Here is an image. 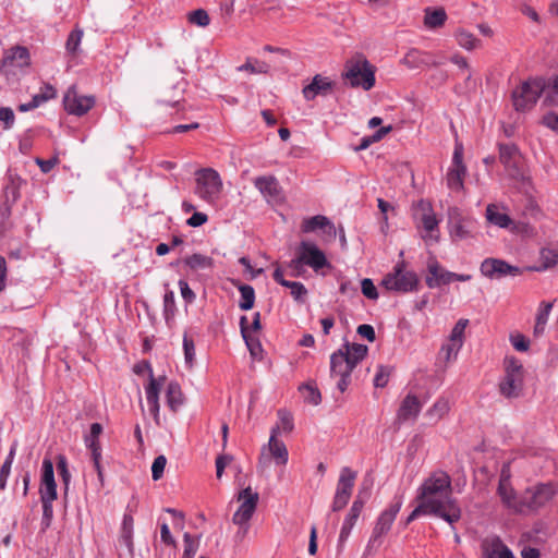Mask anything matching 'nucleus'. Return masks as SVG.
Returning <instances> with one entry per match:
<instances>
[{"label": "nucleus", "mask_w": 558, "mask_h": 558, "mask_svg": "<svg viewBox=\"0 0 558 558\" xmlns=\"http://www.w3.org/2000/svg\"><path fill=\"white\" fill-rule=\"evenodd\" d=\"M402 504V496H396L389 507L379 514L367 544L368 548L380 546L381 537L390 531Z\"/></svg>", "instance_id": "6e6552de"}, {"label": "nucleus", "mask_w": 558, "mask_h": 558, "mask_svg": "<svg viewBox=\"0 0 558 558\" xmlns=\"http://www.w3.org/2000/svg\"><path fill=\"white\" fill-rule=\"evenodd\" d=\"M461 348V343H456L449 340L448 343L441 347L440 354H444V359L446 362H450L457 359V355Z\"/></svg>", "instance_id": "5fc2aeb1"}, {"label": "nucleus", "mask_w": 558, "mask_h": 558, "mask_svg": "<svg viewBox=\"0 0 558 558\" xmlns=\"http://www.w3.org/2000/svg\"><path fill=\"white\" fill-rule=\"evenodd\" d=\"M286 288L290 289V293L293 299L298 302H304L307 295V289L302 282L299 281H290L286 284Z\"/></svg>", "instance_id": "603ef678"}, {"label": "nucleus", "mask_w": 558, "mask_h": 558, "mask_svg": "<svg viewBox=\"0 0 558 558\" xmlns=\"http://www.w3.org/2000/svg\"><path fill=\"white\" fill-rule=\"evenodd\" d=\"M454 37L458 45L466 50H474L482 46V41L465 29H458Z\"/></svg>", "instance_id": "c9c22d12"}, {"label": "nucleus", "mask_w": 558, "mask_h": 558, "mask_svg": "<svg viewBox=\"0 0 558 558\" xmlns=\"http://www.w3.org/2000/svg\"><path fill=\"white\" fill-rule=\"evenodd\" d=\"M404 262L396 264L392 272L387 274L383 280L381 286L389 291L397 292H411L416 290L418 286V278L414 271H405Z\"/></svg>", "instance_id": "0eeeda50"}, {"label": "nucleus", "mask_w": 558, "mask_h": 558, "mask_svg": "<svg viewBox=\"0 0 558 558\" xmlns=\"http://www.w3.org/2000/svg\"><path fill=\"white\" fill-rule=\"evenodd\" d=\"M499 160L513 179H523V159L514 144H499Z\"/></svg>", "instance_id": "ddd939ff"}, {"label": "nucleus", "mask_w": 558, "mask_h": 558, "mask_svg": "<svg viewBox=\"0 0 558 558\" xmlns=\"http://www.w3.org/2000/svg\"><path fill=\"white\" fill-rule=\"evenodd\" d=\"M486 218L487 220L499 227V228H509L512 225V219L509 215L501 213L498 210L497 206L490 204L486 208Z\"/></svg>", "instance_id": "2f4dec72"}, {"label": "nucleus", "mask_w": 558, "mask_h": 558, "mask_svg": "<svg viewBox=\"0 0 558 558\" xmlns=\"http://www.w3.org/2000/svg\"><path fill=\"white\" fill-rule=\"evenodd\" d=\"M0 121L3 122V129L10 130L15 121V116L10 107L0 108Z\"/></svg>", "instance_id": "e2e57ef3"}, {"label": "nucleus", "mask_w": 558, "mask_h": 558, "mask_svg": "<svg viewBox=\"0 0 558 558\" xmlns=\"http://www.w3.org/2000/svg\"><path fill=\"white\" fill-rule=\"evenodd\" d=\"M428 275L425 278L426 286L430 289L449 284L452 281H470L472 276L469 274H456L442 268L437 260L429 262L427 265Z\"/></svg>", "instance_id": "9b49d317"}, {"label": "nucleus", "mask_w": 558, "mask_h": 558, "mask_svg": "<svg viewBox=\"0 0 558 558\" xmlns=\"http://www.w3.org/2000/svg\"><path fill=\"white\" fill-rule=\"evenodd\" d=\"M167 404L172 412H177L184 403L181 386L177 381H170L166 390Z\"/></svg>", "instance_id": "7c9ffc66"}, {"label": "nucleus", "mask_w": 558, "mask_h": 558, "mask_svg": "<svg viewBox=\"0 0 558 558\" xmlns=\"http://www.w3.org/2000/svg\"><path fill=\"white\" fill-rule=\"evenodd\" d=\"M234 286L239 289L241 293V300L239 302V307L242 311H250L253 308L255 303V290L252 286L245 283H234Z\"/></svg>", "instance_id": "473e14b6"}, {"label": "nucleus", "mask_w": 558, "mask_h": 558, "mask_svg": "<svg viewBox=\"0 0 558 558\" xmlns=\"http://www.w3.org/2000/svg\"><path fill=\"white\" fill-rule=\"evenodd\" d=\"M416 499L425 505L433 515L441 518L451 526L461 519L462 511L452 496L451 478L446 472L430 474L418 488Z\"/></svg>", "instance_id": "f257e3e1"}, {"label": "nucleus", "mask_w": 558, "mask_h": 558, "mask_svg": "<svg viewBox=\"0 0 558 558\" xmlns=\"http://www.w3.org/2000/svg\"><path fill=\"white\" fill-rule=\"evenodd\" d=\"M269 69L270 65L267 62L254 58H247L245 63L238 68V71H246L252 74H267Z\"/></svg>", "instance_id": "58836bf2"}, {"label": "nucleus", "mask_w": 558, "mask_h": 558, "mask_svg": "<svg viewBox=\"0 0 558 558\" xmlns=\"http://www.w3.org/2000/svg\"><path fill=\"white\" fill-rule=\"evenodd\" d=\"M343 78L349 81L351 87H362L369 90L375 85V68L364 57L347 61Z\"/></svg>", "instance_id": "7ed1b4c3"}, {"label": "nucleus", "mask_w": 558, "mask_h": 558, "mask_svg": "<svg viewBox=\"0 0 558 558\" xmlns=\"http://www.w3.org/2000/svg\"><path fill=\"white\" fill-rule=\"evenodd\" d=\"M189 22L201 27L209 25L210 19L204 9H197L189 14Z\"/></svg>", "instance_id": "864d4df0"}, {"label": "nucleus", "mask_w": 558, "mask_h": 558, "mask_svg": "<svg viewBox=\"0 0 558 558\" xmlns=\"http://www.w3.org/2000/svg\"><path fill=\"white\" fill-rule=\"evenodd\" d=\"M183 351L185 364L189 368H192L195 359V344L193 339L184 335L183 337Z\"/></svg>", "instance_id": "3c124183"}, {"label": "nucleus", "mask_w": 558, "mask_h": 558, "mask_svg": "<svg viewBox=\"0 0 558 558\" xmlns=\"http://www.w3.org/2000/svg\"><path fill=\"white\" fill-rule=\"evenodd\" d=\"M475 221L462 216L457 208L449 211V232L454 241L465 240L472 236Z\"/></svg>", "instance_id": "f3484780"}, {"label": "nucleus", "mask_w": 558, "mask_h": 558, "mask_svg": "<svg viewBox=\"0 0 558 558\" xmlns=\"http://www.w3.org/2000/svg\"><path fill=\"white\" fill-rule=\"evenodd\" d=\"M447 20L446 11L442 8L433 10L425 9L424 24L428 28H437L445 24Z\"/></svg>", "instance_id": "72a5a7b5"}, {"label": "nucleus", "mask_w": 558, "mask_h": 558, "mask_svg": "<svg viewBox=\"0 0 558 558\" xmlns=\"http://www.w3.org/2000/svg\"><path fill=\"white\" fill-rule=\"evenodd\" d=\"M343 353H348V357L351 360L352 363L356 366L364 357L366 356L368 352V348L365 344L360 343H344L343 344Z\"/></svg>", "instance_id": "4c0bfd02"}, {"label": "nucleus", "mask_w": 558, "mask_h": 558, "mask_svg": "<svg viewBox=\"0 0 558 558\" xmlns=\"http://www.w3.org/2000/svg\"><path fill=\"white\" fill-rule=\"evenodd\" d=\"M368 497H369V489L367 487H362L359 490V493L349 510V513L344 518V521L342 523L340 534H339V543H344L348 539V537L350 536L351 531H352L353 526L355 525Z\"/></svg>", "instance_id": "4468645a"}, {"label": "nucleus", "mask_w": 558, "mask_h": 558, "mask_svg": "<svg viewBox=\"0 0 558 558\" xmlns=\"http://www.w3.org/2000/svg\"><path fill=\"white\" fill-rule=\"evenodd\" d=\"M543 124L558 134V114L549 112L543 117Z\"/></svg>", "instance_id": "774afa93"}, {"label": "nucleus", "mask_w": 558, "mask_h": 558, "mask_svg": "<svg viewBox=\"0 0 558 558\" xmlns=\"http://www.w3.org/2000/svg\"><path fill=\"white\" fill-rule=\"evenodd\" d=\"M449 409H450L449 401L444 398H440L427 411V415L439 420V418L444 417L449 412Z\"/></svg>", "instance_id": "de8ad7c7"}, {"label": "nucleus", "mask_w": 558, "mask_h": 558, "mask_svg": "<svg viewBox=\"0 0 558 558\" xmlns=\"http://www.w3.org/2000/svg\"><path fill=\"white\" fill-rule=\"evenodd\" d=\"M64 109L70 113L82 117L95 105L94 96L80 95L75 86H71L63 97Z\"/></svg>", "instance_id": "dca6fc26"}, {"label": "nucleus", "mask_w": 558, "mask_h": 558, "mask_svg": "<svg viewBox=\"0 0 558 558\" xmlns=\"http://www.w3.org/2000/svg\"><path fill=\"white\" fill-rule=\"evenodd\" d=\"M133 526V515L131 513H124L120 529L119 544L126 548L131 557L134 556Z\"/></svg>", "instance_id": "a878e982"}, {"label": "nucleus", "mask_w": 558, "mask_h": 558, "mask_svg": "<svg viewBox=\"0 0 558 558\" xmlns=\"http://www.w3.org/2000/svg\"><path fill=\"white\" fill-rule=\"evenodd\" d=\"M356 366L348 357V353H343L342 349L330 355V377H339L337 388L340 392H344L351 383V374Z\"/></svg>", "instance_id": "1a4fd4ad"}, {"label": "nucleus", "mask_w": 558, "mask_h": 558, "mask_svg": "<svg viewBox=\"0 0 558 558\" xmlns=\"http://www.w3.org/2000/svg\"><path fill=\"white\" fill-rule=\"evenodd\" d=\"M466 174V167H451L447 173V184L449 189L459 191L463 187V179Z\"/></svg>", "instance_id": "f704fd0d"}, {"label": "nucleus", "mask_w": 558, "mask_h": 558, "mask_svg": "<svg viewBox=\"0 0 558 558\" xmlns=\"http://www.w3.org/2000/svg\"><path fill=\"white\" fill-rule=\"evenodd\" d=\"M333 86L335 83L328 77L316 74L312 82L303 88L302 93L306 100H313L318 95L326 96L329 94Z\"/></svg>", "instance_id": "5701e85b"}, {"label": "nucleus", "mask_w": 558, "mask_h": 558, "mask_svg": "<svg viewBox=\"0 0 558 558\" xmlns=\"http://www.w3.org/2000/svg\"><path fill=\"white\" fill-rule=\"evenodd\" d=\"M545 89L544 78H533L523 82L512 92V102L517 111L531 109Z\"/></svg>", "instance_id": "20e7f679"}, {"label": "nucleus", "mask_w": 558, "mask_h": 558, "mask_svg": "<svg viewBox=\"0 0 558 558\" xmlns=\"http://www.w3.org/2000/svg\"><path fill=\"white\" fill-rule=\"evenodd\" d=\"M258 498V494L254 493L251 487L244 488L239 494L238 499L242 500V504L234 512L232 522L243 529V535L248 530V521L256 510Z\"/></svg>", "instance_id": "9d476101"}, {"label": "nucleus", "mask_w": 558, "mask_h": 558, "mask_svg": "<svg viewBox=\"0 0 558 558\" xmlns=\"http://www.w3.org/2000/svg\"><path fill=\"white\" fill-rule=\"evenodd\" d=\"M83 38V31L78 27L74 28L68 36L65 49L70 54H75L80 48Z\"/></svg>", "instance_id": "37998d69"}, {"label": "nucleus", "mask_w": 558, "mask_h": 558, "mask_svg": "<svg viewBox=\"0 0 558 558\" xmlns=\"http://www.w3.org/2000/svg\"><path fill=\"white\" fill-rule=\"evenodd\" d=\"M177 306L174 300V292L172 290L167 289L163 295V317L167 323L172 319L175 315Z\"/></svg>", "instance_id": "79ce46f5"}, {"label": "nucleus", "mask_w": 558, "mask_h": 558, "mask_svg": "<svg viewBox=\"0 0 558 558\" xmlns=\"http://www.w3.org/2000/svg\"><path fill=\"white\" fill-rule=\"evenodd\" d=\"M253 183L268 203L282 198V189L275 175L256 177Z\"/></svg>", "instance_id": "6ab92c4d"}, {"label": "nucleus", "mask_w": 558, "mask_h": 558, "mask_svg": "<svg viewBox=\"0 0 558 558\" xmlns=\"http://www.w3.org/2000/svg\"><path fill=\"white\" fill-rule=\"evenodd\" d=\"M303 233H312L316 230H323L329 239H335L337 235V229L329 218L323 215H316L303 220L301 225Z\"/></svg>", "instance_id": "4be33fe9"}, {"label": "nucleus", "mask_w": 558, "mask_h": 558, "mask_svg": "<svg viewBox=\"0 0 558 558\" xmlns=\"http://www.w3.org/2000/svg\"><path fill=\"white\" fill-rule=\"evenodd\" d=\"M195 194L208 202H215L222 190V181L219 173L213 168H203L196 171Z\"/></svg>", "instance_id": "423d86ee"}, {"label": "nucleus", "mask_w": 558, "mask_h": 558, "mask_svg": "<svg viewBox=\"0 0 558 558\" xmlns=\"http://www.w3.org/2000/svg\"><path fill=\"white\" fill-rule=\"evenodd\" d=\"M183 263L192 270L208 269L214 265L211 257L198 253L185 257Z\"/></svg>", "instance_id": "e433bc0d"}, {"label": "nucleus", "mask_w": 558, "mask_h": 558, "mask_svg": "<svg viewBox=\"0 0 558 558\" xmlns=\"http://www.w3.org/2000/svg\"><path fill=\"white\" fill-rule=\"evenodd\" d=\"M355 478L356 472L352 471L348 466L342 468L337 483L336 494H341L351 497Z\"/></svg>", "instance_id": "cd10ccee"}, {"label": "nucleus", "mask_w": 558, "mask_h": 558, "mask_svg": "<svg viewBox=\"0 0 558 558\" xmlns=\"http://www.w3.org/2000/svg\"><path fill=\"white\" fill-rule=\"evenodd\" d=\"M542 268L547 269L558 264V251L551 248H543L541 251Z\"/></svg>", "instance_id": "8fccbe9b"}, {"label": "nucleus", "mask_w": 558, "mask_h": 558, "mask_svg": "<svg viewBox=\"0 0 558 558\" xmlns=\"http://www.w3.org/2000/svg\"><path fill=\"white\" fill-rule=\"evenodd\" d=\"M278 434L279 427H274L268 441V450L277 464L286 465L289 459V453L283 441L277 438Z\"/></svg>", "instance_id": "393cba45"}, {"label": "nucleus", "mask_w": 558, "mask_h": 558, "mask_svg": "<svg viewBox=\"0 0 558 558\" xmlns=\"http://www.w3.org/2000/svg\"><path fill=\"white\" fill-rule=\"evenodd\" d=\"M468 324H469V319H465V318L459 319L450 332L449 340L453 341L456 343H461V345H463L464 330H465Z\"/></svg>", "instance_id": "09e8293b"}, {"label": "nucleus", "mask_w": 558, "mask_h": 558, "mask_svg": "<svg viewBox=\"0 0 558 558\" xmlns=\"http://www.w3.org/2000/svg\"><path fill=\"white\" fill-rule=\"evenodd\" d=\"M183 543L184 550L182 558H194L199 546V539L194 538L190 533L186 532L183 535Z\"/></svg>", "instance_id": "a18cd8bd"}, {"label": "nucleus", "mask_w": 558, "mask_h": 558, "mask_svg": "<svg viewBox=\"0 0 558 558\" xmlns=\"http://www.w3.org/2000/svg\"><path fill=\"white\" fill-rule=\"evenodd\" d=\"M166 464L167 459L165 456L160 454L155 458L151 465V477L154 481H158L162 477Z\"/></svg>", "instance_id": "052dcab7"}, {"label": "nucleus", "mask_w": 558, "mask_h": 558, "mask_svg": "<svg viewBox=\"0 0 558 558\" xmlns=\"http://www.w3.org/2000/svg\"><path fill=\"white\" fill-rule=\"evenodd\" d=\"M40 501L43 505L41 526H43V530L45 531L51 525V522L53 519V506H52L53 501H48V500H40Z\"/></svg>", "instance_id": "13d9d810"}, {"label": "nucleus", "mask_w": 558, "mask_h": 558, "mask_svg": "<svg viewBox=\"0 0 558 558\" xmlns=\"http://www.w3.org/2000/svg\"><path fill=\"white\" fill-rule=\"evenodd\" d=\"M278 417L279 425H277L276 427H279V433H291L294 428L292 414L284 409H280L278 411Z\"/></svg>", "instance_id": "49530a36"}, {"label": "nucleus", "mask_w": 558, "mask_h": 558, "mask_svg": "<svg viewBox=\"0 0 558 558\" xmlns=\"http://www.w3.org/2000/svg\"><path fill=\"white\" fill-rule=\"evenodd\" d=\"M145 366L149 369V384L145 388L147 404L148 405L158 404L159 403V391H160V388H161L166 377L160 376L159 378H155L153 375L150 365L148 363H146Z\"/></svg>", "instance_id": "c756f323"}, {"label": "nucleus", "mask_w": 558, "mask_h": 558, "mask_svg": "<svg viewBox=\"0 0 558 558\" xmlns=\"http://www.w3.org/2000/svg\"><path fill=\"white\" fill-rule=\"evenodd\" d=\"M510 341L517 351L525 352L529 350L530 341L525 336L521 333L512 335L510 337Z\"/></svg>", "instance_id": "69168bd1"}, {"label": "nucleus", "mask_w": 558, "mask_h": 558, "mask_svg": "<svg viewBox=\"0 0 558 558\" xmlns=\"http://www.w3.org/2000/svg\"><path fill=\"white\" fill-rule=\"evenodd\" d=\"M505 375L499 383V392L507 399L522 396L524 387V368L514 356H506L504 361Z\"/></svg>", "instance_id": "f03ea898"}, {"label": "nucleus", "mask_w": 558, "mask_h": 558, "mask_svg": "<svg viewBox=\"0 0 558 558\" xmlns=\"http://www.w3.org/2000/svg\"><path fill=\"white\" fill-rule=\"evenodd\" d=\"M39 494H40V500L54 501L58 497L57 484L56 483L40 484Z\"/></svg>", "instance_id": "bf43d9fd"}, {"label": "nucleus", "mask_w": 558, "mask_h": 558, "mask_svg": "<svg viewBox=\"0 0 558 558\" xmlns=\"http://www.w3.org/2000/svg\"><path fill=\"white\" fill-rule=\"evenodd\" d=\"M423 404L415 395L409 393L401 402L397 413V418L400 422H405L411 418H416L422 410Z\"/></svg>", "instance_id": "b1692460"}, {"label": "nucleus", "mask_w": 558, "mask_h": 558, "mask_svg": "<svg viewBox=\"0 0 558 558\" xmlns=\"http://www.w3.org/2000/svg\"><path fill=\"white\" fill-rule=\"evenodd\" d=\"M401 63L409 69H417L422 65L436 64L435 62H430L429 54L427 52H423L418 49H410L401 60Z\"/></svg>", "instance_id": "c85d7f7f"}, {"label": "nucleus", "mask_w": 558, "mask_h": 558, "mask_svg": "<svg viewBox=\"0 0 558 558\" xmlns=\"http://www.w3.org/2000/svg\"><path fill=\"white\" fill-rule=\"evenodd\" d=\"M556 494L557 489L551 483H539L526 488L521 496L522 514L535 512L545 507Z\"/></svg>", "instance_id": "39448f33"}, {"label": "nucleus", "mask_w": 558, "mask_h": 558, "mask_svg": "<svg viewBox=\"0 0 558 558\" xmlns=\"http://www.w3.org/2000/svg\"><path fill=\"white\" fill-rule=\"evenodd\" d=\"M31 57L26 47L15 46L5 52L1 60V70L9 72L10 68H24L29 65Z\"/></svg>", "instance_id": "412c9836"}, {"label": "nucleus", "mask_w": 558, "mask_h": 558, "mask_svg": "<svg viewBox=\"0 0 558 558\" xmlns=\"http://www.w3.org/2000/svg\"><path fill=\"white\" fill-rule=\"evenodd\" d=\"M102 425L100 423H93L88 435L84 436V442L87 449L99 446V437L102 433Z\"/></svg>", "instance_id": "c03bdc74"}, {"label": "nucleus", "mask_w": 558, "mask_h": 558, "mask_svg": "<svg viewBox=\"0 0 558 558\" xmlns=\"http://www.w3.org/2000/svg\"><path fill=\"white\" fill-rule=\"evenodd\" d=\"M544 102L548 106H558V75L550 83L545 82Z\"/></svg>", "instance_id": "a19ab883"}, {"label": "nucleus", "mask_w": 558, "mask_h": 558, "mask_svg": "<svg viewBox=\"0 0 558 558\" xmlns=\"http://www.w3.org/2000/svg\"><path fill=\"white\" fill-rule=\"evenodd\" d=\"M392 372V368L389 366L380 365L377 369V373L374 378V385L377 388H384L387 386L389 376Z\"/></svg>", "instance_id": "4d7b16f0"}, {"label": "nucleus", "mask_w": 558, "mask_h": 558, "mask_svg": "<svg viewBox=\"0 0 558 558\" xmlns=\"http://www.w3.org/2000/svg\"><path fill=\"white\" fill-rule=\"evenodd\" d=\"M483 555L484 558H515L510 548L498 537L483 546Z\"/></svg>", "instance_id": "bb28decb"}, {"label": "nucleus", "mask_w": 558, "mask_h": 558, "mask_svg": "<svg viewBox=\"0 0 558 558\" xmlns=\"http://www.w3.org/2000/svg\"><path fill=\"white\" fill-rule=\"evenodd\" d=\"M361 290L365 298L369 300H377L378 299V291L375 287L374 282L369 278H365L361 281Z\"/></svg>", "instance_id": "680f3d73"}, {"label": "nucleus", "mask_w": 558, "mask_h": 558, "mask_svg": "<svg viewBox=\"0 0 558 558\" xmlns=\"http://www.w3.org/2000/svg\"><path fill=\"white\" fill-rule=\"evenodd\" d=\"M481 274L488 279H500L507 276L515 277L522 274L521 268L512 266L504 259L488 257L480 266Z\"/></svg>", "instance_id": "2eb2a0df"}, {"label": "nucleus", "mask_w": 558, "mask_h": 558, "mask_svg": "<svg viewBox=\"0 0 558 558\" xmlns=\"http://www.w3.org/2000/svg\"><path fill=\"white\" fill-rule=\"evenodd\" d=\"M295 254L299 257V262L311 267L315 271L330 266L325 253L313 242L301 241L296 247Z\"/></svg>", "instance_id": "f8f14e48"}, {"label": "nucleus", "mask_w": 558, "mask_h": 558, "mask_svg": "<svg viewBox=\"0 0 558 558\" xmlns=\"http://www.w3.org/2000/svg\"><path fill=\"white\" fill-rule=\"evenodd\" d=\"M414 218L418 227H422L430 239L438 240V235H434V232H438L439 221L429 202L424 199L417 202Z\"/></svg>", "instance_id": "a211bd4d"}, {"label": "nucleus", "mask_w": 558, "mask_h": 558, "mask_svg": "<svg viewBox=\"0 0 558 558\" xmlns=\"http://www.w3.org/2000/svg\"><path fill=\"white\" fill-rule=\"evenodd\" d=\"M179 288H180L181 296L185 301V303L192 304L196 299V294L190 288L189 283L184 279H180Z\"/></svg>", "instance_id": "0e129e2a"}, {"label": "nucleus", "mask_w": 558, "mask_h": 558, "mask_svg": "<svg viewBox=\"0 0 558 558\" xmlns=\"http://www.w3.org/2000/svg\"><path fill=\"white\" fill-rule=\"evenodd\" d=\"M56 483L53 463L50 459L45 458L41 465L40 484Z\"/></svg>", "instance_id": "6e6d98bb"}, {"label": "nucleus", "mask_w": 558, "mask_h": 558, "mask_svg": "<svg viewBox=\"0 0 558 558\" xmlns=\"http://www.w3.org/2000/svg\"><path fill=\"white\" fill-rule=\"evenodd\" d=\"M497 492L505 507L517 513H523L521 497L517 496L508 476L501 475Z\"/></svg>", "instance_id": "aec40b11"}, {"label": "nucleus", "mask_w": 558, "mask_h": 558, "mask_svg": "<svg viewBox=\"0 0 558 558\" xmlns=\"http://www.w3.org/2000/svg\"><path fill=\"white\" fill-rule=\"evenodd\" d=\"M553 308V303L550 302H542L536 315V322L539 323V325H546L549 314Z\"/></svg>", "instance_id": "338daca9"}, {"label": "nucleus", "mask_w": 558, "mask_h": 558, "mask_svg": "<svg viewBox=\"0 0 558 558\" xmlns=\"http://www.w3.org/2000/svg\"><path fill=\"white\" fill-rule=\"evenodd\" d=\"M299 389L302 392L305 402L313 405H318L322 402L320 391L314 384H303Z\"/></svg>", "instance_id": "ea45409f"}]
</instances>
